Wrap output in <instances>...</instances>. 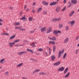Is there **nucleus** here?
<instances>
[{
    "mask_svg": "<svg viewBox=\"0 0 79 79\" xmlns=\"http://www.w3.org/2000/svg\"><path fill=\"white\" fill-rule=\"evenodd\" d=\"M64 53V50H62V51H59L58 56V58H60L61 57V53Z\"/></svg>",
    "mask_w": 79,
    "mask_h": 79,
    "instance_id": "f257e3e1",
    "label": "nucleus"
},
{
    "mask_svg": "<svg viewBox=\"0 0 79 79\" xmlns=\"http://www.w3.org/2000/svg\"><path fill=\"white\" fill-rule=\"evenodd\" d=\"M48 38L49 39H50V40H56V37H55V36H53L52 38H51L50 36H48Z\"/></svg>",
    "mask_w": 79,
    "mask_h": 79,
    "instance_id": "f03ea898",
    "label": "nucleus"
},
{
    "mask_svg": "<svg viewBox=\"0 0 79 79\" xmlns=\"http://www.w3.org/2000/svg\"><path fill=\"white\" fill-rule=\"evenodd\" d=\"M42 4L45 6H48V2H46V1H44L42 2Z\"/></svg>",
    "mask_w": 79,
    "mask_h": 79,
    "instance_id": "7ed1b4c3",
    "label": "nucleus"
},
{
    "mask_svg": "<svg viewBox=\"0 0 79 79\" xmlns=\"http://www.w3.org/2000/svg\"><path fill=\"white\" fill-rule=\"evenodd\" d=\"M52 29L50 27H49L47 30V33L48 34V33H50L52 32Z\"/></svg>",
    "mask_w": 79,
    "mask_h": 79,
    "instance_id": "20e7f679",
    "label": "nucleus"
},
{
    "mask_svg": "<svg viewBox=\"0 0 79 79\" xmlns=\"http://www.w3.org/2000/svg\"><path fill=\"white\" fill-rule=\"evenodd\" d=\"M8 44L9 45V47H13V45H15V43L13 42H9L8 43Z\"/></svg>",
    "mask_w": 79,
    "mask_h": 79,
    "instance_id": "39448f33",
    "label": "nucleus"
},
{
    "mask_svg": "<svg viewBox=\"0 0 79 79\" xmlns=\"http://www.w3.org/2000/svg\"><path fill=\"white\" fill-rule=\"evenodd\" d=\"M25 53H27V52L26 51H22L21 52H19L18 53L19 55H22L23 54H25Z\"/></svg>",
    "mask_w": 79,
    "mask_h": 79,
    "instance_id": "423d86ee",
    "label": "nucleus"
},
{
    "mask_svg": "<svg viewBox=\"0 0 79 79\" xmlns=\"http://www.w3.org/2000/svg\"><path fill=\"white\" fill-rule=\"evenodd\" d=\"M60 9L61 8L60 6H57L56 8L55 11L56 12H59L60 11Z\"/></svg>",
    "mask_w": 79,
    "mask_h": 79,
    "instance_id": "0eeeda50",
    "label": "nucleus"
},
{
    "mask_svg": "<svg viewBox=\"0 0 79 79\" xmlns=\"http://www.w3.org/2000/svg\"><path fill=\"white\" fill-rule=\"evenodd\" d=\"M60 64H61V62L60 61H59L54 63L53 64V65L55 66H58V65H60Z\"/></svg>",
    "mask_w": 79,
    "mask_h": 79,
    "instance_id": "6e6552de",
    "label": "nucleus"
},
{
    "mask_svg": "<svg viewBox=\"0 0 79 79\" xmlns=\"http://www.w3.org/2000/svg\"><path fill=\"white\" fill-rule=\"evenodd\" d=\"M61 31L60 30H54L53 31V33L54 34H57L58 33H61Z\"/></svg>",
    "mask_w": 79,
    "mask_h": 79,
    "instance_id": "1a4fd4ad",
    "label": "nucleus"
},
{
    "mask_svg": "<svg viewBox=\"0 0 79 79\" xmlns=\"http://www.w3.org/2000/svg\"><path fill=\"white\" fill-rule=\"evenodd\" d=\"M57 4V2H54L52 3H51L49 4V5L50 6H55V5H56Z\"/></svg>",
    "mask_w": 79,
    "mask_h": 79,
    "instance_id": "9d476101",
    "label": "nucleus"
},
{
    "mask_svg": "<svg viewBox=\"0 0 79 79\" xmlns=\"http://www.w3.org/2000/svg\"><path fill=\"white\" fill-rule=\"evenodd\" d=\"M74 14V11L73 10L69 14V17H71Z\"/></svg>",
    "mask_w": 79,
    "mask_h": 79,
    "instance_id": "9b49d317",
    "label": "nucleus"
},
{
    "mask_svg": "<svg viewBox=\"0 0 79 79\" xmlns=\"http://www.w3.org/2000/svg\"><path fill=\"white\" fill-rule=\"evenodd\" d=\"M69 24H70L71 26H73L75 23V21L73 20L72 21H70L69 22Z\"/></svg>",
    "mask_w": 79,
    "mask_h": 79,
    "instance_id": "f8f14e48",
    "label": "nucleus"
},
{
    "mask_svg": "<svg viewBox=\"0 0 79 79\" xmlns=\"http://www.w3.org/2000/svg\"><path fill=\"white\" fill-rule=\"evenodd\" d=\"M71 2L72 3L76 5V4H77V0H72L71 1Z\"/></svg>",
    "mask_w": 79,
    "mask_h": 79,
    "instance_id": "ddd939ff",
    "label": "nucleus"
},
{
    "mask_svg": "<svg viewBox=\"0 0 79 79\" xmlns=\"http://www.w3.org/2000/svg\"><path fill=\"white\" fill-rule=\"evenodd\" d=\"M64 69V68L63 67H61L58 69V71H63Z\"/></svg>",
    "mask_w": 79,
    "mask_h": 79,
    "instance_id": "4468645a",
    "label": "nucleus"
},
{
    "mask_svg": "<svg viewBox=\"0 0 79 79\" xmlns=\"http://www.w3.org/2000/svg\"><path fill=\"white\" fill-rule=\"evenodd\" d=\"M69 41V39L68 38H66L64 40V43L66 44Z\"/></svg>",
    "mask_w": 79,
    "mask_h": 79,
    "instance_id": "2eb2a0df",
    "label": "nucleus"
},
{
    "mask_svg": "<svg viewBox=\"0 0 79 79\" xmlns=\"http://www.w3.org/2000/svg\"><path fill=\"white\" fill-rule=\"evenodd\" d=\"M42 8L41 7L39 8L37 10V12L40 13L42 11Z\"/></svg>",
    "mask_w": 79,
    "mask_h": 79,
    "instance_id": "dca6fc26",
    "label": "nucleus"
},
{
    "mask_svg": "<svg viewBox=\"0 0 79 79\" xmlns=\"http://www.w3.org/2000/svg\"><path fill=\"white\" fill-rule=\"evenodd\" d=\"M49 44H52L53 45H55V42L54 41H49Z\"/></svg>",
    "mask_w": 79,
    "mask_h": 79,
    "instance_id": "f3484780",
    "label": "nucleus"
},
{
    "mask_svg": "<svg viewBox=\"0 0 79 79\" xmlns=\"http://www.w3.org/2000/svg\"><path fill=\"white\" fill-rule=\"evenodd\" d=\"M23 65V63H20L17 65L16 67L17 68H19V67H21V66H22Z\"/></svg>",
    "mask_w": 79,
    "mask_h": 79,
    "instance_id": "a211bd4d",
    "label": "nucleus"
},
{
    "mask_svg": "<svg viewBox=\"0 0 79 79\" xmlns=\"http://www.w3.org/2000/svg\"><path fill=\"white\" fill-rule=\"evenodd\" d=\"M23 27H22L20 26V27H15V29H19V30H20Z\"/></svg>",
    "mask_w": 79,
    "mask_h": 79,
    "instance_id": "6ab92c4d",
    "label": "nucleus"
},
{
    "mask_svg": "<svg viewBox=\"0 0 79 79\" xmlns=\"http://www.w3.org/2000/svg\"><path fill=\"white\" fill-rule=\"evenodd\" d=\"M56 58V57L55 56V55L52 56L51 57V60L52 61H54L55 59Z\"/></svg>",
    "mask_w": 79,
    "mask_h": 79,
    "instance_id": "aec40b11",
    "label": "nucleus"
},
{
    "mask_svg": "<svg viewBox=\"0 0 79 79\" xmlns=\"http://www.w3.org/2000/svg\"><path fill=\"white\" fill-rule=\"evenodd\" d=\"M16 37V35H13L11 36L9 39L10 40H12V39H15V37Z\"/></svg>",
    "mask_w": 79,
    "mask_h": 79,
    "instance_id": "412c9836",
    "label": "nucleus"
},
{
    "mask_svg": "<svg viewBox=\"0 0 79 79\" xmlns=\"http://www.w3.org/2000/svg\"><path fill=\"white\" fill-rule=\"evenodd\" d=\"M14 25L15 26H19L20 25V23L19 22H17V23H14Z\"/></svg>",
    "mask_w": 79,
    "mask_h": 79,
    "instance_id": "4be33fe9",
    "label": "nucleus"
},
{
    "mask_svg": "<svg viewBox=\"0 0 79 79\" xmlns=\"http://www.w3.org/2000/svg\"><path fill=\"white\" fill-rule=\"evenodd\" d=\"M42 14L44 15H47V12L45 10H43L42 12Z\"/></svg>",
    "mask_w": 79,
    "mask_h": 79,
    "instance_id": "5701e85b",
    "label": "nucleus"
},
{
    "mask_svg": "<svg viewBox=\"0 0 79 79\" xmlns=\"http://www.w3.org/2000/svg\"><path fill=\"white\" fill-rule=\"evenodd\" d=\"M20 19H21L22 20H25V21H27V19H26V18L25 16L23 17H22V18H21Z\"/></svg>",
    "mask_w": 79,
    "mask_h": 79,
    "instance_id": "b1692460",
    "label": "nucleus"
},
{
    "mask_svg": "<svg viewBox=\"0 0 79 79\" xmlns=\"http://www.w3.org/2000/svg\"><path fill=\"white\" fill-rule=\"evenodd\" d=\"M70 73L69 72L68 73L64 76V78H67L69 76V74Z\"/></svg>",
    "mask_w": 79,
    "mask_h": 79,
    "instance_id": "393cba45",
    "label": "nucleus"
},
{
    "mask_svg": "<svg viewBox=\"0 0 79 79\" xmlns=\"http://www.w3.org/2000/svg\"><path fill=\"white\" fill-rule=\"evenodd\" d=\"M5 59H3L2 60H0V63L1 64H3V63L4 62V61H5Z\"/></svg>",
    "mask_w": 79,
    "mask_h": 79,
    "instance_id": "a878e982",
    "label": "nucleus"
},
{
    "mask_svg": "<svg viewBox=\"0 0 79 79\" xmlns=\"http://www.w3.org/2000/svg\"><path fill=\"white\" fill-rule=\"evenodd\" d=\"M2 35H10L8 33H5L4 32L2 33Z\"/></svg>",
    "mask_w": 79,
    "mask_h": 79,
    "instance_id": "bb28decb",
    "label": "nucleus"
},
{
    "mask_svg": "<svg viewBox=\"0 0 79 79\" xmlns=\"http://www.w3.org/2000/svg\"><path fill=\"white\" fill-rule=\"evenodd\" d=\"M20 39H17L16 40L14 41V43H15H15H18V42H19L20 41Z\"/></svg>",
    "mask_w": 79,
    "mask_h": 79,
    "instance_id": "cd10ccee",
    "label": "nucleus"
},
{
    "mask_svg": "<svg viewBox=\"0 0 79 79\" xmlns=\"http://www.w3.org/2000/svg\"><path fill=\"white\" fill-rule=\"evenodd\" d=\"M39 71H40V69H35L33 72V74H34V73H36V72H39Z\"/></svg>",
    "mask_w": 79,
    "mask_h": 79,
    "instance_id": "c85d7f7f",
    "label": "nucleus"
},
{
    "mask_svg": "<svg viewBox=\"0 0 79 79\" xmlns=\"http://www.w3.org/2000/svg\"><path fill=\"white\" fill-rule=\"evenodd\" d=\"M46 29V28L45 27L42 28L41 29V32H44V31H45Z\"/></svg>",
    "mask_w": 79,
    "mask_h": 79,
    "instance_id": "c756f323",
    "label": "nucleus"
},
{
    "mask_svg": "<svg viewBox=\"0 0 79 79\" xmlns=\"http://www.w3.org/2000/svg\"><path fill=\"white\" fill-rule=\"evenodd\" d=\"M59 27L60 29H61L63 27V24L61 23L59 24Z\"/></svg>",
    "mask_w": 79,
    "mask_h": 79,
    "instance_id": "7c9ffc66",
    "label": "nucleus"
},
{
    "mask_svg": "<svg viewBox=\"0 0 79 79\" xmlns=\"http://www.w3.org/2000/svg\"><path fill=\"white\" fill-rule=\"evenodd\" d=\"M27 51H28V52H31V53H33V51L31 49H27Z\"/></svg>",
    "mask_w": 79,
    "mask_h": 79,
    "instance_id": "2f4dec72",
    "label": "nucleus"
},
{
    "mask_svg": "<svg viewBox=\"0 0 79 79\" xmlns=\"http://www.w3.org/2000/svg\"><path fill=\"white\" fill-rule=\"evenodd\" d=\"M37 51L40 52H43V51H44V50H43L42 48H40L37 49Z\"/></svg>",
    "mask_w": 79,
    "mask_h": 79,
    "instance_id": "473e14b6",
    "label": "nucleus"
},
{
    "mask_svg": "<svg viewBox=\"0 0 79 79\" xmlns=\"http://www.w3.org/2000/svg\"><path fill=\"white\" fill-rule=\"evenodd\" d=\"M28 20H29L30 21H32L33 20V18L32 17H30L28 18Z\"/></svg>",
    "mask_w": 79,
    "mask_h": 79,
    "instance_id": "72a5a7b5",
    "label": "nucleus"
},
{
    "mask_svg": "<svg viewBox=\"0 0 79 79\" xmlns=\"http://www.w3.org/2000/svg\"><path fill=\"white\" fill-rule=\"evenodd\" d=\"M53 52H55V51H56V46H54L53 47Z\"/></svg>",
    "mask_w": 79,
    "mask_h": 79,
    "instance_id": "f704fd0d",
    "label": "nucleus"
},
{
    "mask_svg": "<svg viewBox=\"0 0 79 79\" xmlns=\"http://www.w3.org/2000/svg\"><path fill=\"white\" fill-rule=\"evenodd\" d=\"M68 71V68H67L64 71V74H66V72H67V71Z\"/></svg>",
    "mask_w": 79,
    "mask_h": 79,
    "instance_id": "c9c22d12",
    "label": "nucleus"
},
{
    "mask_svg": "<svg viewBox=\"0 0 79 79\" xmlns=\"http://www.w3.org/2000/svg\"><path fill=\"white\" fill-rule=\"evenodd\" d=\"M44 55H46V56H48V53H47V52H44Z\"/></svg>",
    "mask_w": 79,
    "mask_h": 79,
    "instance_id": "e433bc0d",
    "label": "nucleus"
},
{
    "mask_svg": "<svg viewBox=\"0 0 79 79\" xmlns=\"http://www.w3.org/2000/svg\"><path fill=\"white\" fill-rule=\"evenodd\" d=\"M30 45H31L32 47H34L35 46V43H32V44H30Z\"/></svg>",
    "mask_w": 79,
    "mask_h": 79,
    "instance_id": "4c0bfd02",
    "label": "nucleus"
},
{
    "mask_svg": "<svg viewBox=\"0 0 79 79\" xmlns=\"http://www.w3.org/2000/svg\"><path fill=\"white\" fill-rule=\"evenodd\" d=\"M65 29L66 31H69V27L68 26H66L65 27Z\"/></svg>",
    "mask_w": 79,
    "mask_h": 79,
    "instance_id": "58836bf2",
    "label": "nucleus"
},
{
    "mask_svg": "<svg viewBox=\"0 0 79 79\" xmlns=\"http://www.w3.org/2000/svg\"><path fill=\"white\" fill-rule=\"evenodd\" d=\"M39 74H40V75H46V73H44L43 72L40 73H39Z\"/></svg>",
    "mask_w": 79,
    "mask_h": 79,
    "instance_id": "ea45409f",
    "label": "nucleus"
},
{
    "mask_svg": "<svg viewBox=\"0 0 79 79\" xmlns=\"http://www.w3.org/2000/svg\"><path fill=\"white\" fill-rule=\"evenodd\" d=\"M66 55H67V54H66V53H65V54H64L63 57V58L64 59L66 57Z\"/></svg>",
    "mask_w": 79,
    "mask_h": 79,
    "instance_id": "a19ab883",
    "label": "nucleus"
},
{
    "mask_svg": "<svg viewBox=\"0 0 79 79\" xmlns=\"http://www.w3.org/2000/svg\"><path fill=\"white\" fill-rule=\"evenodd\" d=\"M8 74H9V72L8 71L6 72L5 73V74L6 75V76H8Z\"/></svg>",
    "mask_w": 79,
    "mask_h": 79,
    "instance_id": "79ce46f5",
    "label": "nucleus"
},
{
    "mask_svg": "<svg viewBox=\"0 0 79 79\" xmlns=\"http://www.w3.org/2000/svg\"><path fill=\"white\" fill-rule=\"evenodd\" d=\"M66 7H64L62 10V11H65V10H66Z\"/></svg>",
    "mask_w": 79,
    "mask_h": 79,
    "instance_id": "37998d69",
    "label": "nucleus"
},
{
    "mask_svg": "<svg viewBox=\"0 0 79 79\" xmlns=\"http://www.w3.org/2000/svg\"><path fill=\"white\" fill-rule=\"evenodd\" d=\"M20 31H24L26 30V29L24 28H21Z\"/></svg>",
    "mask_w": 79,
    "mask_h": 79,
    "instance_id": "c03bdc74",
    "label": "nucleus"
},
{
    "mask_svg": "<svg viewBox=\"0 0 79 79\" xmlns=\"http://www.w3.org/2000/svg\"><path fill=\"white\" fill-rule=\"evenodd\" d=\"M79 50L78 49H77L76 50V54H77L79 51H78Z\"/></svg>",
    "mask_w": 79,
    "mask_h": 79,
    "instance_id": "a18cd8bd",
    "label": "nucleus"
},
{
    "mask_svg": "<svg viewBox=\"0 0 79 79\" xmlns=\"http://www.w3.org/2000/svg\"><path fill=\"white\" fill-rule=\"evenodd\" d=\"M67 1V0H64L63 3H64V4H66V3Z\"/></svg>",
    "mask_w": 79,
    "mask_h": 79,
    "instance_id": "49530a36",
    "label": "nucleus"
},
{
    "mask_svg": "<svg viewBox=\"0 0 79 79\" xmlns=\"http://www.w3.org/2000/svg\"><path fill=\"white\" fill-rule=\"evenodd\" d=\"M52 21H53V22L55 21H57V19H56V18L54 19H52Z\"/></svg>",
    "mask_w": 79,
    "mask_h": 79,
    "instance_id": "de8ad7c7",
    "label": "nucleus"
},
{
    "mask_svg": "<svg viewBox=\"0 0 79 79\" xmlns=\"http://www.w3.org/2000/svg\"><path fill=\"white\" fill-rule=\"evenodd\" d=\"M61 19L60 18H59L57 19V21H60Z\"/></svg>",
    "mask_w": 79,
    "mask_h": 79,
    "instance_id": "09e8293b",
    "label": "nucleus"
},
{
    "mask_svg": "<svg viewBox=\"0 0 79 79\" xmlns=\"http://www.w3.org/2000/svg\"><path fill=\"white\" fill-rule=\"evenodd\" d=\"M79 39V35L76 38V40H77Z\"/></svg>",
    "mask_w": 79,
    "mask_h": 79,
    "instance_id": "8fccbe9b",
    "label": "nucleus"
},
{
    "mask_svg": "<svg viewBox=\"0 0 79 79\" xmlns=\"http://www.w3.org/2000/svg\"><path fill=\"white\" fill-rule=\"evenodd\" d=\"M30 60H31L32 61H35V59L32 58H30Z\"/></svg>",
    "mask_w": 79,
    "mask_h": 79,
    "instance_id": "3c124183",
    "label": "nucleus"
},
{
    "mask_svg": "<svg viewBox=\"0 0 79 79\" xmlns=\"http://www.w3.org/2000/svg\"><path fill=\"white\" fill-rule=\"evenodd\" d=\"M69 5H72L73 4H72V3H71V2H69Z\"/></svg>",
    "mask_w": 79,
    "mask_h": 79,
    "instance_id": "603ef678",
    "label": "nucleus"
},
{
    "mask_svg": "<svg viewBox=\"0 0 79 79\" xmlns=\"http://www.w3.org/2000/svg\"><path fill=\"white\" fill-rule=\"evenodd\" d=\"M3 21V20L2 19L0 18V22H2Z\"/></svg>",
    "mask_w": 79,
    "mask_h": 79,
    "instance_id": "864d4df0",
    "label": "nucleus"
},
{
    "mask_svg": "<svg viewBox=\"0 0 79 79\" xmlns=\"http://www.w3.org/2000/svg\"><path fill=\"white\" fill-rule=\"evenodd\" d=\"M30 33H34V31H30Z\"/></svg>",
    "mask_w": 79,
    "mask_h": 79,
    "instance_id": "5fc2aeb1",
    "label": "nucleus"
},
{
    "mask_svg": "<svg viewBox=\"0 0 79 79\" xmlns=\"http://www.w3.org/2000/svg\"><path fill=\"white\" fill-rule=\"evenodd\" d=\"M15 47H19V44H15Z\"/></svg>",
    "mask_w": 79,
    "mask_h": 79,
    "instance_id": "6e6d98bb",
    "label": "nucleus"
},
{
    "mask_svg": "<svg viewBox=\"0 0 79 79\" xmlns=\"http://www.w3.org/2000/svg\"><path fill=\"white\" fill-rule=\"evenodd\" d=\"M32 11L33 13H35V10H34V9L32 10Z\"/></svg>",
    "mask_w": 79,
    "mask_h": 79,
    "instance_id": "4d7b16f0",
    "label": "nucleus"
},
{
    "mask_svg": "<svg viewBox=\"0 0 79 79\" xmlns=\"http://www.w3.org/2000/svg\"><path fill=\"white\" fill-rule=\"evenodd\" d=\"M49 55H50V54L51 53V51H49Z\"/></svg>",
    "mask_w": 79,
    "mask_h": 79,
    "instance_id": "13d9d810",
    "label": "nucleus"
},
{
    "mask_svg": "<svg viewBox=\"0 0 79 79\" xmlns=\"http://www.w3.org/2000/svg\"><path fill=\"white\" fill-rule=\"evenodd\" d=\"M26 8H27V6L25 5V7H24V9H26Z\"/></svg>",
    "mask_w": 79,
    "mask_h": 79,
    "instance_id": "bf43d9fd",
    "label": "nucleus"
},
{
    "mask_svg": "<svg viewBox=\"0 0 79 79\" xmlns=\"http://www.w3.org/2000/svg\"><path fill=\"white\" fill-rule=\"evenodd\" d=\"M33 6H34L35 5V2H34L33 4Z\"/></svg>",
    "mask_w": 79,
    "mask_h": 79,
    "instance_id": "052dcab7",
    "label": "nucleus"
},
{
    "mask_svg": "<svg viewBox=\"0 0 79 79\" xmlns=\"http://www.w3.org/2000/svg\"><path fill=\"white\" fill-rule=\"evenodd\" d=\"M29 11V9H27L26 10V11Z\"/></svg>",
    "mask_w": 79,
    "mask_h": 79,
    "instance_id": "680f3d73",
    "label": "nucleus"
},
{
    "mask_svg": "<svg viewBox=\"0 0 79 79\" xmlns=\"http://www.w3.org/2000/svg\"><path fill=\"white\" fill-rule=\"evenodd\" d=\"M71 5H69L68 6V7H69V8H70L71 7Z\"/></svg>",
    "mask_w": 79,
    "mask_h": 79,
    "instance_id": "e2e57ef3",
    "label": "nucleus"
},
{
    "mask_svg": "<svg viewBox=\"0 0 79 79\" xmlns=\"http://www.w3.org/2000/svg\"><path fill=\"white\" fill-rule=\"evenodd\" d=\"M58 2H59V0H57V1L56 2H57V4L58 3Z\"/></svg>",
    "mask_w": 79,
    "mask_h": 79,
    "instance_id": "0e129e2a",
    "label": "nucleus"
},
{
    "mask_svg": "<svg viewBox=\"0 0 79 79\" xmlns=\"http://www.w3.org/2000/svg\"><path fill=\"white\" fill-rule=\"evenodd\" d=\"M0 26H2V23H0Z\"/></svg>",
    "mask_w": 79,
    "mask_h": 79,
    "instance_id": "69168bd1",
    "label": "nucleus"
},
{
    "mask_svg": "<svg viewBox=\"0 0 79 79\" xmlns=\"http://www.w3.org/2000/svg\"><path fill=\"white\" fill-rule=\"evenodd\" d=\"M6 31H8V28H6Z\"/></svg>",
    "mask_w": 79,
    "mask_h": 79,
    "instance_id": "338daca9",
    "label": "nucleus"
},
{
    "mask_svg": "<svg viewBox=\"0 0 79 79\" xmlns=\"http://www.w3.org/2000/svg\"><path fill=\"white\" fill-rule=\"evenodd\" d=\"M10 10H11V9H12V7H10Z\"/></svg>",
    "mask_w": 79,
    "mask_h": 79,
    "instance_id": "774afa93",
    "label": "nucleus"
}]
</instances>
